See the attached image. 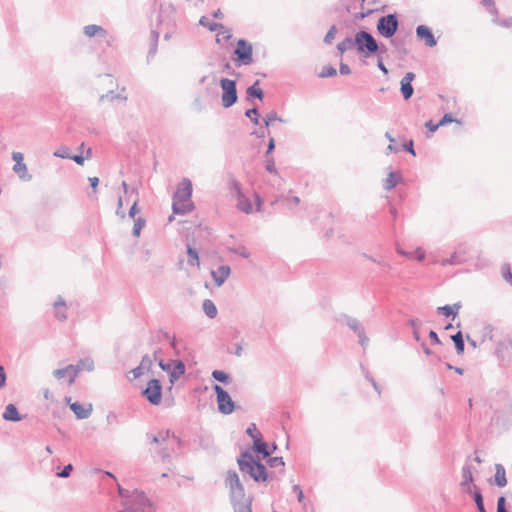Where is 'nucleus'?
<instances>
[{
  "label": "nucleus",
  "instance_id": "nucleus-58",
  "mask_svg": "<svg viewBox=\"0 0 512 512\" xmlns=\"http://www.w3.org/2000/svg\"><path fill=\"white\" fill-rule=\"evenodd\" d=\"M454 121H456V120L454 119L453 115L451 113H446L440 119V121L438 122V125L443 126V125H446L448 123H452Z\"/></svg>",
  "mask_w": 512,
  "mask_h": 512
},
{
  "label": "nucleus",
  "instance_id": "nucleus-44",
  "mask_svg": "<svg viewBox=\"0 0 512 512\" xmlns=\"http://www.w3.org/2000/svg\"><path fill=\"white\" fill-rule=\"evenodd\" d=\"M503 278L512 285V272L511 266L508 263H504L501 268Z\"/></svg>",
  "mask_w": 512,
  "mask_h": 512
},
{
  "label": "nucleus",
  "instance_id": "nucleus-7",
  "mask_svg": "<svg viewBox=\"0 0 512 512\" xmlns=\"http://www.w3.org/2000/svg\"><path fill=\"white\" fill-rule=\"evenodd\" d=\"M378 33L384 38H392L399 28V20L396 13L381 16L376 25Z\"/></svg>",
  "mask_w": 512,
  "mask_h": 512
},
{
  "label": "nucleus",
  "instance_id": "nucleus-30",
  "mask_svg": "<svg viewBox=\"0 0 512 512\" xmlns=\"http://www.w3.org/2000/svg\"><path fill=\"white\" fill-rule=\"evenodd\" d=\"M202 308L206 316L209 317L210 319H213L217 316L218 311L212 300L205 299L203 301Z\"/></svg>",
  "mask_w": 512,
  "mask_h": 512
},
{
  "label": "nucleus",
  "instance_id": "nucleus-6",
  "mask_svg": "<svg viewBox=\"0 0 512 512\" xmlns=\"http://www.w3.org/2000/svg\"><path fill=\"white\" fill-rule=\"evenodd\" d=\"M122 510H131V512H150L152 510V502L146 496L145 492L134 489L131 497L123 502Z\"/></svg>",
  "mask_w": 512,
  "mask_h": 512
},
{
  "label": "nucleus",
  "instance_id": "nucleus-20",
  "mask_svg": "<svg viewBox=\"0 0 512 512\" xmlns=\"http://www.w3.org/2000/svg\"><path fill=\"white\" fill-rule=\"evenodd\" d=\"M83 32H84L85 36H87L89 38L94 37V36H100L102 38L107 37V31L102 26H99L96 24H90V25L84 26Z\"/></svg>",
  "mask_w": 512,
  "mask_h": 512
},
{
  "label": "nucleus",
  "instance_id": "nucleus-46",
  "mask_svg": "<svg viewBox=\"0 0 512 512\" xmlns=\"http://www.w3.org/2000/svg\"><path fill=\"white\" fill-rule=\"evenodd\" d=\"M268 458L269 459H268L267 463L272 468H275V467H278V466L284 467V465H285L283 457H281V456H279V457L278 456H276V457H271L270 456Z\"/></svg>",
  "mask_w": 512,
  "mask_h": 512
},
{
  "label": "nucleus",
  "instance_id": "nucleus-11",
  "mask_svg": "<svg viewBox=\"0 0 512 512\" xmlns=\"http://www.w3.org/2000/svg\"><path fill=\"white\" fill-rule=\"evenodd\" d=\"M162 389L160 380L153 378L148 381L141 394L151 405H159L162 401Z\"/></svg>",
  "mask_w": 512,
  "mask_h": 512
},
{
  "label": "nucleus",
  "instance_id": "nucleus-55",
  "mask_svg": "<svg viewBox=\"0 0 512 512\" xmlns=\"http://www.w3.org/2000/svg\"><path fill=\"white\" fill-rule=\"evenodd\" d=\"M173 361H174V360H170V361H168V362H165L163 359H159V360H158V365H159V367H160L163 371H165V372L169 373V372H170V369H171V367H172V365H173Z\"/></svg>",
  "mask_w": 512,
  "mask_h": 512
},
{
  "label": "nucleus",
  "instance_id": "nucleus-62",
  "mask_svg": "<svg viewBox=\"0 0 512 512\" xmlns=\"http://www.w3.org/2000/svg\"><path fill=\"white\" fill-rule=\"evenodd\" d=\"M106 420L109 425L120 423L117 414L112 411L107 414Z\"/></svg>",
  "mask_w": 512,
  "mask_h": 512
},
{
  "label": "nucleus",
  "instance_id": "nucleus-39",
  "mask_svg": "<svg viewBox=\"0 0 512 512\" xmlns=\"http://www.w3.org/2000/svg\"><path fill=\"white\" fill-rule=\"evenodd\" d=\"M437 313L440 315H444L445 317L455 318L457 316V311H454L453 307H451L450 305L438 307Z\"/></svg>",
  "mask_w": 512,
  "mask_h": 512
},
{
  "label": "nucleus",
  "instance_id": "nucleus-9",
  "mask_svg": "<svg viewBox=\"0 0 512 512\" xmlns=\"http://www.w3.org/2000/svg\"><path fill=\"white\" fill-rule=\"evenodd\" d=\"M219 83L222 89V106L224 108H229L236 104L238 100L236 80L222 78Z\"/></svg>",
  "mask_w": 512,
  "mask_h": 512
},
{
  "label": "nucleus",
  "instance_id": "nucleus-60",
  "mask_svg": "<svg viewBox=\"0 0 512 512\" xmlns=\"http://www.w3.org/2000/svg\"><path fill=\"white\" fill-rule=\"evenodd\" d=\"M7 382V374L5 371L4 366L0 365V389L4 388L6 386Z\"/></svg>",
  "mask_w": 512,
  "mask_h": 512
},
{
  "label": "nucleus",
  "instance_id": "nucleus-53",
  "mask_svg": "<svg viewBox=\"0 0 512 512\" xmlns=\"http://www.w3.org/2000/svg\"><path fill=\"white\" fill-rule=\"evenodd\" d=\"M358 342L362 347H366L369 343V338L366 336L364 329L357 333Z\"/></svg>",
  "mask_w": 512,
  "mask_h": 512
},
{
  "label": "nucleus",
  "instance_id": "nucleus-45",
  "mask_svg": "<svg viewBox=\"0 0 512 512\" xmlns=\"http://www.w3.org/2000/svg\"><path fill=\"white\" fill-rule=\"evenodd\" d=\"M265 169L271 173V174H274V175H277L278 174V171L276 169V166H275V161H274V158L273 157H266V160H265Z\"/></svg>",
  "mask_w": 512,
  "mask_h": 512
},
{
  "label": "nucleus",
  "instance_id": "nucleus-23",
  "mask_svg": "<svg viewBox=\"0 0 512 512\" xmlns=\"http://www.w3.org/2000/svg\"><path fill=\"white\" fill-rule=\"evenodd\" d=\"M254 452L261 454L263 458H268L271 456L272 451H270L266 442L263 441V437L260 439H255L253 443Z\"/></svg>",
  "mask_w": 512,
  "mask_h": 512
},
{
  "label": "nucleus",
  "instance_id": "nucleus-10",
  "mask_svg": "<svg viewBox=\"0 0 512 512\" xmlns=\"http://www.w3.org/2000/svg\"><path fill=\"white\" fill-rule=\"evenodd\" d=\"M213 389L216 394L219 412L224 415L233 413L235 410V402L232 400L230 394L217 384L214 385Z\"/></svg>",
  "mask_w": 512,
  "mask_h": 512
},
{
  "label": "nucleus",
  "instance_id": "nucleus-64",
  "mask_svg": "<svg viewBox=\"0 0 512 512\" xmlns=\"http://www.w3.org/2000/svg\"><path fill=\"white\" fill-rule=\"evenodd\" d=\"M186 263L191 268H196L197 270L200 268V258H187Z\"/></svg>",
  "mask_w": 512,
  "mask_h": 512
},
{
  "label": "nucleus",
  "instance_id": "nucleus-4",
  "mask_svg": "<svg viewBox=\"0 0 512 512\" xmlns=\"http://www.w3.org/2000/svg\"><path fill=\"white\" fill-rule=\"evenodd\" d=\"M353 43L357 52L365 58L375 56L379 52V43L366 30L358 31L354 36Z\"/></svg>",
  "mask_w": 512,
  "mask_h": 512
},
{
  "label": "nucleus",
  "instance_id": "nucleus-52",
  "mask_svg": "<svg viewBox=\"0 0 512 512\" xmlns=\"http://www.w3.org/2000/svg\"><path fill=\"white\" fill-rule=\"evenodd\" d=\"M461 263H462L461 258H456V257L442 258V261H441L442 266L457 265V264H461Z\"/></svg>",
  "mask_w": 512,
  "mask_h": 512
},
{
  "label": "nucleus",
  "instance_id": "nucleus-12",
  "mask_svg": "<svg viewBox=\"0 0 512 512\" xmlns=\"http://www.w3.org/2000/svg\"><path fill=\"white\" fill-rule=\"evenodd\" d=\"M495 356L501 367H509L512 363V338L496 343Z\"/></svg>",
  "mask_w": 512,
  "mask_h": 512
},
{
  "label": "nucleus",
  "instance_id": "nucleus-17",
  "mask_svg": "<svg viewBox=\"0 0 512 512\" xmlns=\"http://www.w3.org/2000/svg\"><path fill=\"white\" fill-rule=\"evenodd\" d=\"M2 417L4 420L6 421H11V422H19L21 421L24 417L19 413L17 407L15 404H8L6 407H5V410L2 414Z\"/></svg>",
  "mask_w": 512,
  "mask_h": 512
},
{
  "label": "nucleus",
  "instance_id": "nucleus-2",
  "mask_svg": "<svg viewBox=\"0 0 512 512\" xmlns=\"http://www.w3.org/2000/svg\"><path fill=\"white\" fill-rule=\"evenodd\" d=\"M237 464L242 474L249 475L255 482L262 483L269 479L266 466L250 451H242L237 458Z\"/></svg>",
  "mask_w": 512,
  "mask_h": 512
},
{
  "label": "nucleus",
  "instance_id": "nucleus-37",
  "mask_svg": "<svg viewBox=\"0 0 512 512\" xmlns=\"http://www.w3.org/2000/svg\"><path fill=\"white\" fill-rule=\"evenodd\" d=\"M115 99L126 101L127 96L122 93L115 94L113 90H110L108 93L101 95L99 98V101L100 102H103L104 100L114 101Z\"/></svg>",
  "mask_w": 512,
  "mask_h": 512
},
{
  "label": "nucleus",
  "instance_id": "nucleus-1",
  "mask_svg": "<svg viewBox=\"0 0 512 512\" xmlns=\"http://www.w3.org/2000/svg\"><path fill=\"white\" fill-rule=\"evenodd\" d=\"M225 486L229 489L230 502L234 512H252V497L246 496L244 485L236 471H227Z\"/></svg>",
  "mask_w": 512,
  "mask_h": 512
},
{
  "label": "nucleus",
  "instance_id": "nucleus-49",
  "mask_svg": "<svg viewBox=\"0 0 512 512\" xmlns=\"http://www.w3.org/2000/svg\"><path fill=\"white\" fill-rule=\"evenodd\" d=\"M72 471H73V465L67 464L64 466V468L61 471L56 473V476L60 477V478H68Z\"/></svg>",
  "mask_w": 512,
  "mask_h": 512
},
{
  "label": "nucleus",
  "instance_id": "nucleus-8",
  "mask_svg": "<svg viewBox=\"0 0 512 512\" xmlns=\"http://www.w3.org/2000/svg\"><path fill=\"white\" fill-rule=\"evenodd\" d=\"M234 55V61L237 66H246L253 63V47L245 39H239L237 41Z\"/></svg>",
  "mask_w": 512,
  "mask_h": 512
},
{
  "label": "nucleus",
  "instance_id": "nucleus-27",
  "mask_svg": "<svg viewBox=\"0 0 512 512\" xmlns=\"http://www.w3.org/2000/svg\"><path fill=\"white\" fill-rule=\"evenodd\" d=\"M495 469V484L498 487H504L507 484L505 469L501 464H496Z\"/></svg>",
  "mask_w": 512,
  "mask_h": 512
},
{
  "label": "nucleus",
  "instance_id": "nucleus-14",
  "mask_svg": "<svg viewBox=\"0 0 512 512\" xmlns=\"http://www.w3.org/2000/svg\"><path fill=\"white\" fill-rule=\"evenodd\" d=\"M415 79L413 72H407L400 81V91L405 100H409L414 93L412 82Z\"/></svg>",
  "mask_w": 512,
  "mask_h": 512
},
{
  "label": "nucleus",
  "instance_id": "nucleus-19",
  "mask_svg": "<svg viewBox=\"0 0 512 512\" xmlns=\"http://www.w3.org/2000/svg\"><path fill=\"white\" fill-rule=\"evenodd\" d=\"M70 409L74 412L77 419H87L92 413V405L90 404L88 408H85L81 403L74 402L70 404Z\"/></svg>",
  "mask_w": 512,
  "mask_h": 512
},
{
  "label": "nucleus",
  "instance_id": "nucleus-5",
  "mask_svg": "<svg viewBox=\"0 0 512 512\" xmlns=\"http://www.w3.org/2000/svg\"><path fill=\"white\" fill-rule=\"evenodd\" d=\"M93 369L94 361L91 358L87 357L84 359H80L76 364H70L65 368L54 370L53 375L58 380L64 378L65 376H68V383L72 384L81 371H92Z\"/></svg>",
  "mask_w": 512,
  "mask_h": 512
},
{
  "label": "nucleus",
  "instance_id": "nucleus-26",
  "mask_svg": "<svg viewBox=\"0 0 512 512\" xmlns=\"http://www.w3.org/2000/svg\"><path fill=\"white\" fill-rule=\"evenodd\" d=\"M450 338L454 342L456 353L458 355H462L465 350V342L462 331H458L457 333L451 335Z\"/></svg>",
  "mask_w": 512,
  "mask_h": 512
},
{
  "label": "nucleus",
  "instance_id": "nucleus-42",
  "mask_svg": "<svg viewBox=\"0 0 512 512\" xmlns=\"http://www.w3.org/2000/svg\"><path fill=\"white\" fill-rule=\"evenodd\" d=\"M246 434L252 438L253 443L255 442V439L262 438V434L258 431L255 423H251L247 427Z\"/></svg>",
  "mask_w": 512,
  "mask_h": 512
},
{
  "label": "nucleus",
  "instance_id": "nucleus-43",
  "mask_svg": "<svg viewBox=\"0 0 512 512\" xmlns=\"http://www.w3.org/2000/svg\"><path fill=\"white\" fill-rule=\"evenodd\" d=\"M337 75V70L332 66H324L319 74L320 78L334 77Z\"/></svg>",
  "mask_w": 512,
  "mask_h": 512
},
{
  "label": "nucleus",
  "instance_id": "nucleus-29",
  "mask_svg": "<svg viewBox=\"0 0 512 512\" xmlns=\"http://www.w3.org/2000/svg\"><path fill=\"white\" fill-rule=\"evenodd\" d=\"M13 171L18 174L19 178L24 181H30L32 179V175L28 174L27 166L25 163H15L13 166Z\"/></svg>",
  "mask_w": 512,
  "mask_h": 512
},
{
  "label": "nucleus",
  "instance_id": "nucleus-59",
  "mask_svg": "<svg viewBox=\"0 0 512 512\" xmlns=\"http://www.w3.org/2000/svg\"><path fill=\"white\" fill-rule=\"evenodd\" d=\"M55 157L63 158V159H69L70 154L68 153V148L64 147L60 150H57L53 153Z\"/></svg>",
  "mask_w": 512,
  "mask_h": 512
},
{
  "label": "nucleus",
  "instance_id": "nucleus-31",
  "mask_svg": "<svg viewBox=\"0 0 512 512\" xmlns=\"http://www.w3.org/2000/svg\"><path fill=\"white\" fill-rule=\"evenodd\" d=\"M237 207L242 212L249 214L252 212L253 207L251 201L245 197V195H242V197L237 198Z\"/></svg>",
  "mask_w": 512,
  "mask_h": 512
},
{
  "label": "nucleus",
  "instance_id": "nucleus-16",
  "mask_svg": "<svg viewBox=\"0 0 512 512\" xmlns=\"http://www.w3.org/2000/svg\"><path fill=\"white\" fill-rule=\"evenodd\" d=\"M185 372L186 367L184 362L182 360H174L170 372L168 373L171 385H173L177 380H179L180 377L185 374Z\"/></svg>",
  "mask_w": 512,
  "mask_h": 512
},
{
  "label": "nucleus",
  "instance_id": "nucleus-25",
  "mask_svg": "<svg viewBox=\"0 0 512 512\" xmlns=\"http://www.w3.org/2000/svg\"><path fill=\"white\" fill-rule=\"evenodd\" d=\"M342 324L347 325L352 331H354L356 334L362 331L364 328L362 327L359 320L356 318H353L348 315H343L340 319Z\"/></svg>",
  "mask_w": 512,
  "mask_h": 512
},
{
  "label": "nucleus",
  "instance_id": "nucleus-57",
  "mask_svg": "<svg viewBox=\"0 0 512 512\" xmlns=\"http://www.w3.org/2000/svg\"><path fill=\"white\" fill-rule=\"evenodd\" d=\"M123 208V199L122 197L120 196L118 198V203H117V209H116V215L122 219H124L126 217V213L124 212V210L122 209Z\"/></svg>",
  "mask_w": 512,
  "mask_h": 512
},
{
  "label": "nucleus",
  "instance_id": "nucleus-24",
  "mask_svg": "<svg viewBox=\"0 0 512 512\" xmlns=\"http://www.w3.org/2000/svg\"><path fill=\"white\" fill-rule=\"evenodd\" d=\"M247 99H259L262 100L264 98V92L259 87V80H256L254 84L249 86L246 90Z\"/></svg>",
  "mask_w": 512,
  "mask_h": 512
},
{
  "label": "nucleus",
  "instance_id": "nucleus-13",
  "mask_svg": "<svg viewBox=\"0 0 512 512\" xmlns=\"http://www.w3.org/2000/svg\"><path fill=\"white\" fill-rule=\"evenodd\" d=\"M416 36L419 40L425 42V45L428 47H434L437 45V40L431 30L427 25L421 24L416 27Z\"/></svg>",
  "mask_w": 512,
  "mask_h": 512
},
{
  "label": "nucleus",
  "instance_id": "nucleus-33",
  "mask_svg": "<svg viewBox=\"0 0 512 512\" xmlns=\"http://www.w3.org/2000/svg\"><path fill=\"white\" fill-rule=\"evenodd\" d=\"M471 494L473 496V499L475 501L478 511L479 512H487L485 509V506H484V499H483L480 489L477 486H474V491Z\"/></svg>",
  "mask_w": 512,
  "mask_h": 512
},
{
  "label": "nucleus",
  "instance_id": "nucleus-40",
  "mask_svg": "<svg viewBox=\"0 0 512 512\" xmlns=\"http://www.w3.org/2000/svg\"><path fill=\"white\" fill-rule=\"evenodd\" d=\"M273 121L285 122L281 117L277 115L275 111H271L263 118L265 127H269Z\"/></svg>",
  "mask_w": 512,
  "mask_h": 512
},
{
  "label": "nucleus",
  "instance_id": "nucleus-28",
  "mask_svg": "<svg viewBox=\"0 0 512 512\" xmlns=\"http://www.w3.org/2000/svg\"><path fill=\"white\" fill-rule=\"evenodd\" d=\"M170 433H171L170 430L160 431L157 435H152L150 433H147L146 437L151 444H158V443L165 442L169 438Z\"/></svg>",
  "mask_w": 512,
  "mask_h": 512
},
{
  "label": "nucleus",
  "instance_id": "nucleus-38",
  "mask_svg": "<svg viewBox=\"0 0 512 512\" xmlns=\"http://www.w3.org/2000/svg\"><path fill=\"white\" fill-rule=\"evenodd\" d=\"M245 116L247 118H249L254 125H258L259 124V111H258V108L256 106H254V107H252L250 109H247L245 111Z\"/></svg>",
  "mask_w": 512,
  "mask_h": 512
},
{
  "label": "nucleus",
  "instance_id": "nucleus-51",
  "mask_svg": "<svg viewBox=\"0 0 512 512\" xmlns=\"http://www.w3.org/2000/svg\"><path fill=\"white\" fill-rule=\"evenodd\" d=\"M138 203H139V197L134 199L133 204H132V206L129 209L128 215L132 219H136L135 216L139 212Z\"/></svg>",
  "mask_w": 512,
  "mask_h": 512
},
{
  "label": "nucleus",
  "instance_id": "nucleus-3",
  "mask_svg": "<svg viewBox=\"0 0 512 512\" xmlns=\"http://www.w3.org/2000/svg\"><path fill=\"white\" fill-rule=\"evenodd\" d=\"M192 182L184 178L177 186L173 195L172 210L174 214L185 215L193 209L191 201Z\"/></svg>",
  "mask_w": 512,
  "mask_h": 512
},
{
  "label": "nucleus",
  "instance_id": "nucleus-35",
  "mask_svg": "<svg viewBox=\"0 0 512 512\" xmlns=\"http://www.w3.org/2000/svg\"><path fill=\"white\" fill-rule=\"evenodd\" d=\"M354 38L352 37H346L344 40L339 42L337 44V50L343 54L347 50H350L355 47V44L353 43Z\"/></svg>",
  "mask_w": 512,
  "mask_h": 512
},
{
  "label": "nucleus",
  "instance_id": "nucleus-61",
  "mask_svg": "<svg viewBox=\"0 0 512 512\" xmlns=\"http://www.w3.org/2000/svg\"><path fill=\"white\" fill-rule=\"evenodd\" d=\"M497 510L498 511L508 512V510L506 508V498L504 496H500L497 499Z\"/></svg>",
  "mask_w": 512,
  "mask_h": 512
},
{
  "label": "nucleus",
  "instance_id": "nucleus-34",
  "mask_svg": "<svg viewBox=\"0 0 512 512\" xmlns=\"http://www.w3.org/2000/svg\"><path fill=\"white\" fill-rule=\"evenodd\" d=\"M229 190H230L231 195L234 196L236 199L238 197H242V195H244V193L242 192V189H241L240 182L238 180H236L235 178L230 179Z\"/></svg>",
  "mask_w": 512,
  "mask_h": 512
},
{
  "label": "nucleus",
  "instance_id": "nucleus-41",
  "mask_svg": "<svg viewBox=\"0 0 512 512\" xmlns=\"http://www.w3.org/2000/svg\"><path fill=\"white\" fill-rule=\"evenodd\" d=\"M145 223H146V221L142 217H138V218L134 219L132 234L135 237H138L140 235L141 229L145 226Z\"/></svg>",
  "mask_w": 512,
  "mask_h": 512
},
{
  "label": "nucleus",
  "instance_id": "nucleus-47",
  "mask_svg": "<svg viewBox=\"0 0 512 512\" xmlns=\"http://www.w3.org/2000/svg\"><path fill=\"white\" fill-rule=\"evenodd\" d=\"M337 33V28L335 25H332L329 30L327 31L325 37H324V43L325 44H331L332 41L335 38V35Z\"/></svg>",
  "mask_w": 512,
  "mask_h": 512
},
{
  "label": "nucleus",
  "instance_id": "nucleus-22",
  "mask_svg": "<svg viewBox=\"0 0 512 512\" xmlns=\"http://www.w3.org/2000/svg\"><path fill=\"white\" fill-rule=\"evenodd\" d=\"M402 180V175L399 172L391 171L389 172L387 178L385 179L384 189L386 191H391L394 189L397 184Z\"/></svg>",
  "mask_w": 512,
  "mask_h": 512
},
{
  "label": "nucleus",
  "instance_id": "nucleus-50",
  "mask_svg": "<svg viewBox=\"0 0 512 512\" xmlns=\"http://www.w3.org/2000/svg\"><path fill=\"white\" fill-rule=\"evenodd\" d=\"M402 148L404 151H406L407 153L413 155V156H416V152H415V149H414V142L412 139H410L409 141H406L403 145H402Z\"/></svg>",
  "mask_w": 512,
  "mask_h": 512
},
{
  "label": "nucleus",
  "instance_id": "nucleus-63",
  "mask_svg": "<svg viewBox=\"0 0 512 512\" xmlns=\"http://www.w3.org/2000/svg\"><path fill=\"white\" fill-rule=\"evenodd\" d=\"M274 149H275V140L273 137H270L268 145H267V150L265 152V157H272L271 153L274 151Z\"/></svg>",
  "mask_w": 512,
  "mask_h": 512
},
{
  "label": "nucleus",
  "instance_id": "nucleus-32",
  "mask_svg": "<svg viewBox=\"0 0 512 512\" xmlns=\"http://www.w3.org/2000/svg\"><path fill=\"white\" fill-rule=\"evenodd\" d=\"M199 24L203 27L208 28L210 31L214 32L218 29H225L224 25L217 22L210 21L206 16H202L199 20Z\"/></svg>",
  "mask_w": 512,
  "mask_h": 512
},
{
  "label": "nucleus",
  "instance_id": "nucleus-21",
  "mask_svg": "<svg viewBox=\"0 0 512 512\" xmlns=\"http://www.w3.org/2000/svg\"><path fill=\"white\" fill-rule=\"evenodd\" d=\"M462 478L463 479H462L460 485L462 487H467V489H466L467 493H472L470 484L474 481V478L472 475L471 466L469 464H465L462 467Z\"/></svg>",
  "mask_w": 512,
  "mask_h": 512
},
{
  "label": "nucleus",
  "instance_id": "nucleus-15",
  "mask_svg": "<svg viewBox=\"0 0 512 512\" xmlns=\"http://www.w3.org/2000/svg\"><path fill=\"white\" fill-rule=\"evenodd\" d=\"M231 269L228 265H220L217 269L211 270L210 274L216 286L220 287L229 277Z\"/></svg>",
  "mask_w": 512,
  "mask_h": 512
},
{
  "label": "nucleus",
  "instance_id": "nucleus-56",
  "mask_svg": "<svg viewBox=\"0 0 512 512\" xmlns=\"http://www.w3.org/2000/svg\"><path fill=\"white\" fill-rule=\"evenodd\" d=\"M131 492L132 491L124 489L123 487H121L118 484V493H119V496L122 498V503L126 502V500L131 497Z\"/></svg>",
  "mask_w": 512,
  "mask_h": 512
},
{
  "label": "nucleus",
  "instance_id": "nucleus-18",
  "mask_svg": "<svg viewBox=\"0 0 512 512\" xmlns=\"http://www.w3.org/2000/svg\"><path fill=\"white\" fill-rule=\"evenodd\" d=\"M53 307L54 317L61 322L65 321L67 319L65 300L59 296L58 299L54 302Z\"/></svg>",
  "mask_w": 512,
  "mask_h": 512
},
{
  "label": "nucleus",
  "instance_id": "nucleus-36",
  "mask_svg": "<svg viewBox=\"0 0 512 512\" xmlns=\"http://www.w3.org/2000/svg\"><path fill=\"white\" fill-rule=\"evenodd\" d=\"M212 378L223 384H228L231 380L230 375L223 370H214L212 372Z\"/></svg>",
  "mask_w": 512,
  "mask_h": 512
},
{
  "label": "nucleus",
  "instance_id": "nucleus-54",
  "mask_svg": "<svg viewBox=\"0 0 512 512\" xmlns=\"http://www.w3.org/2000/svg\"><path fill=\"white\" fill-rule=\"evenodd\" d=\"M140 366L143 367V369L150 370L152 366V359L149 355H144L141 359Z\"/></svg>",
  "mask_w": 512,
  "mask_h": 512
},
{
  "label": "nucleus",
  "instance_id": "nucleus-48",
  "mask_svg": "<svg viewBox=\"0 0 512 512\" xmlns=\"http://www.w3.org/2000/svg\"><path fill=\"white\" fill-rule=\"evenodd\" d=\"M91 157V149L89 148L87 150V153H86V157H84L83 155L81 154H78V155H70V158L69 159H72L73 161H75L78 165H83L84 164V161L85 159L87 158H90Z\"/></svg>",
  "mask_w": 512,
  "mask_h": 512
}]
</instances>
